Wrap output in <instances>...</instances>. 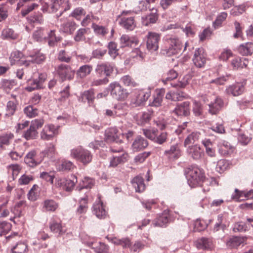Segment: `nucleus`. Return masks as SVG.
<instances>
[{"mask_svg": "<svg viewBox=\"0 0 253 253\" xmlns=\"http://www.w3.org/2000/svg\"><path fill=\"white\" fill-rule=\"evenodd\" d=\"M223 100L219 97H216L214 102L209 104V112L212 115L216 114L223 107Z\"/></svg>", "mask_w": 253, "mask_h": 253, "instance_id": "obj_33", "label": "nucleus"}, {"mask_svg": "<svg viewBox=\"0 0 253 253\" xmlns=\"http://www.w3.org/2000/svg\"><path fill=\"white\" fill-rule=\"evenodd\" d=\"M113 243L117 245H121L124 248H127L130 247V241L128 238H124L119 239L116 237L111 239Z\"/></svg>", "mask_w": 253, "mask_h": 253, "instance_id": "obj_63", "label": "nucleus"}, {"mask_svg": "<svg viewBox=\"0 0 253 253\" xmlns=\"http://www.w3.org/2000/svg\"><path fill=\"white\" fill-rule=\"evenodd\" d=\"M202 144L206 148L207 154L210 157H215L216 152L213 148V144L210 139H205L202 141Z\"/></svg>", "mask_w": 253, "mask_h": 253, "instance_id": "obj_54", "label": "nucleus"}, {"mask_svg": "<svg viewBox=\"0 0 253 253\" xmlns=\"http://www.w3.org/2000/svg\"><path fill=\"white\" fill-rule=\"evenodd\" d=\"M120 41L122 46L131 47L137 45L139 42V40L136 37H130L127 35H122Z\"/></svg>", "mask_w": 253, "mask_h": 253, "instance_id": "obj_31", "label": "nucleus"}, {"mask_svg": "<svg viewBox=\"0 0 253 253\" xmlns=\"http://www.w3.org/2000/svg\"><path fill=\"white\" fill-rule=\"evenodd\" d=\"M186 152L188 155L195 160L201 159L204 155V151L197 144L189 146L187 148Z\"/></svg>", "mask_w": 253, "mask_h": 253, "instance_id": "obj_19", "label": "nucleus"}, {"mask_svg": "<svg viewBox=\"0 0 253 253\" xmlns=\"http://www.w3.org/2000/svg\"><path fill=\"white\" fill-rule=\"evenodd\" d=\"M235 148L229 142L224 141L218 145V152L223 157H228L234 153Z\"/></svg>", "mask_w": 253, "mask_h": 253, "instance_id": "obj_23", "label": "nucleus"}, {"mask_svg": "<svg viewBox=\"0 0 253 253\" xmlns=\"http://www.w3.org/2000/svg\"><path fill=\"white\" fill-rule=\"evenodd\" d=\"M92 212L97 217L100 219H104L107 216V212L100 195L98 196L97 199L93 205Z\"/></svg>", "mask_w": 253, "mask_h": 253, "instance_id": "obj_17", "label": "nucleus"}, {"mask_svg": "<svg viewBox=\"0 0 253 253\" xmlns=\"http://www.w3.org/2000/svg\"><path fill=\"white\" fill-rule=\"evenodd\" d=\"M74 178L76 180L75 181L74 179L60 178L57 181V186L66 191H71L73 189L75 183L77 181L76 177L74 176Z\"/></svg>", "mask_w": 253, "mask_h": 253, "instance_id": "obj_21", "label": "nucleus"}, {"mask_svg": "<svg viewBox=\"0 0 253 253\" xmlns=\"http://www.w3.org/2000/svg\"><path fill=\"white\" fill-rule=\"evenodd\" d=\"M249 64V60L246 58L236 57L233 59L231 65L233 70H240L244 68H247Z\"/></svg>", "mask_w": 253, "mask_h": 253, "instance_id": "obj_29", "label": "nucleus"}, {"mask_svg": "<svg viewBox=\"0 0 253 253\" xmlns=\"http://www.w3.org/2000/svg\"><path fill=\"white\" fill-rule=\"evenodd\" d=\"M164 154L169 159H178L181 155L180 145L178 144L171 145L169 149L165 151Z\"/></svg>", "mask_w": 253, "mask_h": 253, "instance_id": "obj_26", "label": "nucleus"}, {"mask_svg": "<svg viewBox=\"0 0 253 253\" xmlns=\"http://www.w3.org/2000/svg\"><path fill=\"white\" fill-rule=\"evenodd\" d=\"M192 61L197 68L205 67L207 62V54L203 48H199L195 50Z\"/></svg>", "mask_w": 253, "mask_h": 253, "instance_id": "obj_16", "label": "nucleus"}, {"mask_svg": "<svg viewBox=\"0 0 253 253\" xmlns=\"http://www.w3.org/2000/svg\"><path fill=\"white\" fill-rule=\"evenodd\" d=\"M190 103L189 101H185L178 104L174 109V113L177 116H188L190 114Z\"/></svg>", "mask_w": 253, "mask_h": 253, "instance_id": "obj_28", "label": "nucleus"}, {"mask_svg": "<svg viewBox=\"0 0 253 253\" xmlns=\"http://www.w3.org/2000/svg\"><path fill=\"white\" fill-rule=\"evenodd\" d=\"M132 184L136 192L141 193L143 192L145 189L144 179L140 176H137L133 178L132 180Z\"/></svg>", "mask_w": 253, "mask_h": 253, "instance_id": "obj_38", "label": "nucleus"}, {"mask_svg": "<svg viewBox=\"0 0 253 253\" xmlns=\"http://www.w3.org/2000/svg\"><path fill=\"white\" fill-rule=\"evenodd\" d=\"M158 18L159 14L158 13V10L152 8L150 14L142 17V24L145 26H150L153 24L156 23Z\"/></svg>", "mask_w": 253, "mask_h": 253, "instance_id": "obj_20", "label": "nucleus"}, {"mask_svg": "<svg viewBox=\"0 0 253 253\" xmlns=\"http://www.w3.org/2000/svg\"><path fill=\"white\" fill-rule=\"evenodd\" d=\"M246 241V239L240 237H233L227 242V246L230 248H237Z\"/></svg>", "mask_w": 253, "mask_h": 253, "instance_id": "obj_51", "label": "nucleus"}, {"mask_svg": "<svg viewBox=\"0 0 253 253\" xmlns=\"http://www.w3.org/2000/svg\"><path fill=\"white\" fill-rule=\"evenodd\" d=\"M60 21L61 22L60 31L67 35H72L78 27V24L73 19L61 18Z\"/></svg>", "mask_w": 253, "mask_h": 253, "instance_id": "obj_13", "label": "nucleus"}, {"mask_svg": "<svg viewBox=\"0 0 253 253\" xmlns=\"http://www.w3.org/2000/svg\"><path fill=\"white\" fill-rule=\"evenodd\" d=\"M92 69V66L90 65H84L81 66L76 73L77 78L81 79H84L91 73Z\"/></svg>", "mask_w": 253, "mask_h": 253, "instance_id": "obj_39", "label": "nucleus"}, {"mask_svg": "<svg viewBox=\"0 0 253 253\" xmlns=\"http://www.w3.org/2000/svg\"><path fill=\"white\" fill-rule=\"evenodd\" d=\"M82 238L84 244L94 250L96 253H108L109 247L104 243L94 242V239L87 235H83Z\"/></svg>", "mask_w": 253, "mask_h": 253, "instance_id": "obj_9", "label": "nucleus"}, {"mask_svg": "<svg viewBox=\"0 0 253 253\" xmlns=\"http://www.w3.org/2000/svg\"><path fill=\"white\" fill-rule=\"evenodd\" d=\"M196 247L199 249H211L212 246V243L211 240L202 238L197 241Z\"/></svg>", "mask_w": 253, "mask_h": 253, "instance_id": "obj_52", "label": "nucleus"}, {"mask_svg": "<svg viewBox=\"0 0 253 253\" xmlns=\"http://www.w3.org/2000/svg\"><path fill=\"white\" fill-rule=\"evenodd\" d=\"M88 199L86 196L82 198L79 201V206L77 209L76 213L78 215L85 214L88 209Z\"/></svg>", "mask_w": 253, "mask_h": 253, "instance_id": "obj_50", "label": "nucleus"}, {"mask_svg": "<svg viewBox=\"0 0 253 253\" xmlns=\"http://www.w3.org/2000/svg\"><path fill=\"white\" fill-rule=\"evenodd\" d=\"M166 46L163 51L168 56L176 54L180 52L182 45L181 41L176 38H170L166 40Z\"/></svg>", "mask_w": 253, "mask_h": 253, "instance_id": "obj_7", "label": "nucleus"}, {"mask_svg": "<svg viewBox=\"0 0 253 253\" xmlns=\"http://www.w3.org/2000/svg\"><path fill=\"white\" fill-rule=\"evenodd\" d=\"M9 60L11 65L17 64L27 67L30 64L32 58L28 57V56H25L21 51L15 50L11 53Z\"/></svg>", "mask_w": 253, "mask_h": 253, "instance_id": "obj_8", "label": "nucleus"}, {"mask_svg": "<svg viewBox=\"0 0 253 253\" xmlns=\"http://www.w3.org/2000/svg\"><path fill=\"white\" fill-rule=\"evenodd\" d=\"M59 128V126L51 124L45 125L40 132L41 138L45 141L53 139L58 134Z\"/></svg>", "mask_w": 253, "mask_h": 253, "instance_id": "obj_10", "label": "nucleus"}, {"mask_svg": "<svg viewBox=\"0 0 253 253\" xmlns=\"http://www.w3.org/2000/svg\"><path fill=\"white\" fill-rule=\"evenodd\" d=\"M70 156L84 165L90 163L92 159L91 153L89 150L81 146L72 149Z\"/></svg>", "mask_w": 253, "mask_h": 253, "instance_id": "obj_2", "label": "nucleus"}, {"mask_svg": "<svg viewBox=\"0 0 253 253\" xmlns=\"http://www.w3.org/2000/svg\"><path fill=\"white\" fill-rule=\"evenodd\" d=\"M146 47L150 52L157 51L159 48V42L160 36L159 34L153 32H149L146 36Z\"/></svg>", "mask_w": 253, "mask_h": 253, "instance_id": "obj_14", "label": "nucleus"}, {"mask_svg": "<svg viewBox=\"0 0 253 253\" xmlns=\"http://www.w3.org/2000/svg\"><path fill=\"white\" fill-rule=\"evenodd\" d=\"M148 145V141L141 136H137L132 145L134 151L138 152L146 148Z\"/></svg>", "mask_w": 253, "mask_h": 253, "instance_id": "obj_32", "label": "nucleus"}, {"mask_svg": "<svg viewBox=\"0 0 253 253\" xmlns=\"http://www.w3.org/2000/svg\"><path fill=\"white\" fill-rule=\"evenodd\" d=\"M105 139L108 142H116L121 143L123 141L121 137H123V134L119 133L116 127H110L105 131Z\"/></svg>", "mask_w": 253, "mask_h": 253, "instance_id": "obj_18", "label": "nucleus"}, {"mask_svg": "<svg viewBox=\"0 0 253 253\" xmlns=\"http://www.w3.org/2000/svg\"><path fill=\"white\" fill-rule=\"evenodd\" d=\"M201 133L197 131L192 132L188 134L185 138L183 145L185 147L187 146L193 144L198 141L200 138Z\"/></svg>", "mask_w": 253, "mask_h": 253, "instance_id": "obj_42", "label": "nucleus"}, {"mask_svg": "<svg viewBox=\"0 0 253 253\" xmlns=\"http://www.w3.org/2000/svg\"><path fill=\"white\" fill-rule=\"evenodd\" d=\"M95 72L100 77L102 75L108 77L113 72V67L109 63H102L97 65Z\"/></svg>", "mask_w": 253, "mask_h": 253, "instance_id": "obj_22", "label": "nucleus"}, {"mask_svg": "<svg viewBox=\"0 0 253 253\" xmlns=\"http://www.w3.org/2000/svg\"><path fill=\"white\" fill-rule=\"evenodd\" d=\"M38 189L39 186L35 184L33 186L27 195L29 200L35 201L38 199L39 196Z\"/></svg>", "mask_w": 253, "mask_h": 253, "instance_id": "obj_64", "label": "nucleus"}, {"mask_svg": "<svg viewBox=\"0 0 253 253\" xmlns=\"http://www.w3.org/2000/svg\"><path fill=\"white\" fill-rule=\"evenodd\" d=\"M187 178L191 187L201 186L204 193L210 191V181L206 179L203 170L196 167H191L188 169Z\"/></svg>", "mask_w": 253, "mask_h": 253, "instance_id": "obj_1", "label": "nucleus"}, {"mask_svg": "<svg viewBox=\"0 0 253 253\" xmlns=\"http://www.w3.org/2000/svg\"><path fill=\"white\" fill-rule=\"evenodd\" d=\"M109 89L112 97L118 101H124L128 95L126 89L117 82L111 83L109 85Z\"/></svg>", "mask_w": 253, "mask_h": 253, "instance_id": "obj_5", "label": "nucleus"}, {"mask_svg": "<svg viewBox=\"0 0 253 253\" xmlns=\"http://www.w3.org/2000/svg\"><path fill=\"white\" fill-rule=\"evenodd\" d=\"M55 70L62 81L71 80L74 77L75 71L69 65L61 64L56 67Z\"/></svg>", "mask_w": 253, "mask_h": 253, "instance_id": "obj_11", "label": "nucleus"}, {"mask_svg": "<svg viewBox=\"0 0 253 253\" xmlns=\"http://www.w3.org/2000/svg\"><path fill=\"white\" fill-rule=\"evenodd\" d=\"M25 114L29 118H34L38 116L39 113L38 110L33 107L32 105H29L24 109Z\"/></svg>", "mask_w": 253, "mask_h": 253, "instance_id": "obj_62", "label": "nucleus"}, {"mask_svg": "<svg viewBox=\"0 0 253 253\" xmlns=\"http://www.w3.org/2000/svg\"><path fill=\"white\" fill-rule=\"evenodd\" d=\"M49 228L51 232L58 235H62L64 233L62 221L59 219H55L52 218L49 223Z\"/></svg>", "mask_w": 253, "mask_h": 253, "instance_id": "obj_27", "label": "nucleus"}, {"mask_svg": "<svg viewBox=\"0 0 253 253\" xmlns=\"http://www.w3.org/2000/svg\"><path fill=\"white\" fill-rule=\"evenodd\" d=\"M86 13V10L82 7H77L73 9L70 14V16L74 18L77 21H81Z\"/></svg>", "mask_w": 253, "mask_h": 253, "instance_id": "obj_45", "label": "nucleus"}, {"mask_svg": "<svg viewBox=\"0 0 253 253\" xmlns=\"http://www.w3.org/2000/svg\"><path fill=\"white\" fill-rule=\"evenodd\" d=\"M238 51L243 55H251L253 52V43L250 42L240 45Z\"/></svg>", "mask_w": 253, "mask_h": 253, "instance_id": "obj_49", "label": "nucleus"}, {"mask_svg": "<svg viewBox=\"0 0 253 253\" xmlns=\"http://www.w3.org/2000/svg\"><path fill=\"white\" fill-rule=\"evenodd\" d=\"M245 197L246 199H253V190H251L249 191H240L237 189L235 190V194L232 195V199L236 201L242 200L241 199L242 197Z\"/></svg>", "mask_w": 253, "mask_h": 253, "instance_id": "obj_35", "label": "nucleus"}, {"mask_svg": "<svg viewBox=\"0 0 253 253\" xmlns=\"http://www.w3.org/2000/svg\"><path fill=\"white\" fill-rule=\"evenodd\" d=\"M151 92L149 90L145 91L144 90H139L136 96L135 104L136 105L140 106L146 102L150 96Z\"/></svg>", "mask_w": 253, "mask_h": 253, "instance_id": "obj_37", "label": "nucleus"}, {"mask_svg": "<svg viewBox=\"0 0 253 253\" xmlns=\"http://www.w3.org/2000/svg\"><path fill=\"white\" fill-rule=\"evenodd\" d=\"M27 245L23 242H19L11 249L12 253H27Z\"/></svg>", "mask_w": 253, "mask_h": 253, "instance_id": "obj_58", "label": "nucleus"}, {"mask_svg": "<svg viewBox=\"0 0 253 253\" xmlns=\"http://www.w3.org/2000/svg\"><path fill=\"white\" fill-rule=\"evenodd\" d=\"M153 114V111L148 110L144 112L141 114L137 115L136 118L137 124L140 126L145 125L149 122Z\"/></svg>", "mask_w": 253, "mask_h": 253, "instance_id": "obj_36", "label": "nucleus"}, {"mask_svg": "<svg viewBox=\"0 0 253 253\" xmlns=\"http://www.w3.org/2000/svg\"><path fill=\"white\" fill-rule=\"evenodd\" d=\"M143 134L148 139L154 141L158 130L157 128H151L143 129Z\"/></svg>", "mask_w": 253, "mask_h": 253, "instance_id": "obj_61", "label": "nucleus"}, {"mask_svg": "<svg viewBox=\"0 0 253 253\" xmlns=\"http://www.w3.org/2000/svg\"><path fill=\"white\" fill-rule=\"evenodd\" d=\"M178 74L175 71L170 70L168 73L163 76L162 81L164 84H168L169 82L176 78Z\"/></svg>", "mask_w": 253, "mask_h": 253, "instance_id": "obj_59", "label": "nucleus"}, {"mask_svg": "<svg viewBox=\"0 0 253 253\" xmlns=\"http://www.w3.org/2000/svg\"><path fill=\"white\" fill-rule=\"evenodd\" d=\"M46 39L48 40V44L50 46L54 45L55 42L60 41L61 37H57L55 34V30H51L48 33V36L46 37Z\"/></svg>", "mask_w": 253, "mask_h": 253, "instance_id": "obj_60", "label": "nucleus"}, {"mask_svg": "<svg viewBox=\"0 0 253 253\" xmlns=\"http://www.w3.org/2000/svg\"><path fill=\"white\" fill-rule=\"evenodd\" d=\"M165 90L163 88L156 90V94L154 96L153 101L150 105L152 106L158 107L161 105L163 97L165 94Z\"/></svg>", "mask_w": 253, "mask_h": 253, "instance_id": "obj_48", "label": "nucleus"}, {"mask_svg": "<svg viewBox=\"0 0 253 253\" xmlns=\"http://www.w3.org/2000/svg\"><path fill=\"white\" fill-rule=\"evenodd\" d=\"M47 78V75L45 73L39 74L38 79L28 80L30 85L25 87V90L28 92H32L35 90H38L43 88V84Z\"/></svg>", "mask_w": 253, "mask_h": 253, "instance_id": "obj_15", "label": "nucleus"}, {"mask_svg": "<svg viewBox=\"0 0 253 253\" xmlns=\"http://www.w3.org/2000/svg\"><path fill=\"white\" fill-rule=\"evenodd\" d=\"M75 168L76 166L73 163L67 160H62L57 165V169L59 171H68L73 170Z\"/></svg>", "mask_w": 253, "mask_h": 253, "instance_id": "obj_40", "label": "nucleus"}, {"mask_svg": "<svg viewBox=\"0 0 253 253\" xmlns=\"http://www.w3.org/2000/svg\"><path fill=\"white\" fill-rule=\"evenodd\" d=\"M184 97V92L181 91L174 92L170 91L166 95V99L174 101L182 100Z\"/></svg>", "mask_w": 253, "mask_h": 253, "instance_id": "obj_53", "label": "nucleus"}, {"mask_svg": "<svg viewBox=\"0 0 253 253\" xmlns=\"http://www.w3.org/2000/svg\"><path fill=\"white\" fill-rule=\"evenodd\" d=\"M170 214L169 211H165L162 214L157 217L153 222L155 226L163 227L169 223Z\"/></svg>", "mask_w": 253, "mask_h": 253, "instance_id": "obj_30", "label": "nucleus"}, {"mask_svg": "<svg viewBox=\"0 0 253 253\" xmlns=\"http://www.w3.org/2000/svg\"><path fill=\"white\" fill-rule=\"evenodd\" d=\"M91 28L93 30L94 33L99 36L105 37L109 33V29L107 26H102L92 23Z\"/></svg>", "mask_w": 253, "mask_h": 253, "instance_id": "obj_43", "label": "nucleus"}, {"mask_svg": "<svg viewBox=\"0 0 253 253\" xmlns=\"http://www.w3.org/2000/svg\"><path fill=\"white\" fill-rule=\"evenodd\" d=\"M110 149L112 152H122V154L119 156H113L110 158L109 167L115 168L119 165L124 164L127 161L128 154L123 151L122 147L115 149L113 146H112Z\"/></svg>", "mask_w": 253, "mask_h": 253, "instance_id": "obj_12", "label": "nucleus"}, {"mask_svg": "<svg viewBox=\"0 0 253 253\" xmlns=\"http://www.w3.org/2000/svg\"><path fill=\"white\" fill-rule=\"evenodd\" d=\"M231 165V164L229 161L221 159L217 162L216 166V171L220 173H222L230 168Z\"/></svg>", "mask_w": 253, "mask_h": 253, "instance_id": "obj_47", "label": "nucleus"}, {"mask_svg": "<svg viewBox=\"0 0 253 253\" xmlns=\"http://www.w3.org/2000/svg\"><path fill=\"white\" fill-rule=\"evenodd\" d=\"M33 38L37 42H42L46 39L45 31L42 28H38L32 35Z\"/></svg>", "mask_w": 253, "mask_h": 253, "instance_id": "obj_56", "label": "nucleus"}, {"mask_svg": "<svg viewBox=\"0 0 253 253\" xmlns=\"http://www.w3.org/2000/svg\"><path fill=\"white\" fill-rule=\"evenodd\" d=\"M44 123L43 119H35L32 121L29 128L24 131L22 136L27 140L37 139L38 137V129L41 128Z\"/></svg>", "mask_w": 253, "mask_h": 253, "instance_id": "obj_3", "label": "nucleus"}, {"mask_svg": "<svg viewBox=\"0 0 253 253\" xmlns=\"http://www.w3.org/2000/svg\"><path fill=\"white\" fill-rule=\"evenodd\" d=\"M14 135L11 132H6L0 134V151L6 149V147L8 146L13 140Z\"/></svg>", "mask_w": 253, "mask_h": 253, "instance_id": "obj_24", "label": "nucleus"}, {"mask_svg": "<svg viewBox=\"0 0 253 253\" xmlns=\"http://www.w3.org/2000/svg\"><path fill=\"white\" fill-rule=\"evenodd\" d=\"M45 157L44 152L33 149L26 154L24 158V162L28 166L34 168L40 164Z\"/></svg>", "mask_w": 253, "mask_h": 253, "instance_id": "obj_4", "label": "nucleus"}, {"mask_svg": "<svg viewBox=\"0 0 253 253\" xmlns=\"http://www.w3.org/2000/svg\"><path fill=\"white\" fill-rule=\"evenodd\" d=\"M21 169V167L18 164H11L7 166L8 171L11 173L13 180L16 178Z\"/></svg>", "mask_w": 253, "mask_h": 253, "instance_id": "obj_57", "label": "nucleus"}, {"mask_svg": "<svg viewBox=\"0 0 253 253\" xmlns=\"http://www.w3.org/2000/svg\"><path fill=\"white\" fill-rule=\"evenodd\" d=\"M244 90L245 87L243 83H236L228 86L226 91L228 94L237 96L241 95L244 92Z\"/></svg>", "mask_w": 253, "mask_h": 253, "instance_id": "obj_25", "label": "nucleus"}, {"mask_svg": "<svg viewBox=\"0 0 253 253\" xmlns=\"http://www.w3.org/2000/svg\"><path fill=\"white\" fill-rule=\"evenodd\" d=\"M191 78L192 77L190 74H187L182 78H179L178 82L176 84L170 83V84L173 87L184 88L189 84Z\"/></svg>", "mask_w": 253, "mask_h": 253, "instance_id": "obj_55", "label": "nucleus"}, {"mask_svg": "<svg viewBox=\"0 0 253 253\" xmlns=\"http://www.w3.org/2000/svg\"><path fill=\"white\" fill-rule=\"evenodd\" d=\"M119 18V24L125 29L132 31L136 27L134 17L130 11H123Z\"/></svg>", "mask_w": 253, "mask_h": 253, "instance_id": "obj_6", "label": "nucleus"}, {"mask_svg": "<svg viewBox=\"0 0 253 253\" xmlns=\"http://www.w3.org/2000/svg\"><path fill=\"white\" fill-rule=\"evenodd\" d=\"M94 91L91 90H88L84 91L81 95L79 98V101L85 103L87 102L89 106H92L93 105L94 101Z\"/></svg>", "mask_w": 253, "mask_h": 253, "instance_id": "obj_34", "label": "nucleus"}, {"mask_svg": "<svg viewBox=\"0 0 253 253\" xmlns=\"http://www.w3.org/2000/svg\"><path fill=\"white\" fill-rule=\"evenodd\" d=\"M1 38L3 40H15L18 39V34L13 29L6 28L2 30Z\"/></svg>", "mask_w": 253, "mask_h": 253, "instance_id": "obj_41", "label": "nucleus"}, {"mask_svg": "<svg viewBox=\"0 0 253 253\" xmlns=\"http://www.w3.org/2000/svg\"><path fill=\"white\" fill-rule=\"evenodd\" d=\"M90 32L89 28H82L78 30L74 37L77 42H83L85 40V35Z\"/></svg>", "mask_w": 253, "mask_h": 253, "instance_id": "obj_46", "label": "nucleus"}, {"mask_svg": "<svg viewBox=\"0 0 253 253\" xmlns=\"http://www.w3.org/2000/svg\"><path fill=\"white\" fill-rule=\"evenodd\" d=\"M58 207V203L52 199L45 200L43 203V208L46 211L54 212Z\"/></svg>", "mask_w": 253, "mask_h": 253, "instance_id": "obj_44", "label": "nucleus"}]
</instances>
